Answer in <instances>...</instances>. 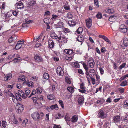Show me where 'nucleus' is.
Returning <instances> with one entry per match:
<instances>
[{
  "instance_id": "nucleus-61",
  "label": "nucleus",
  "mask_w": 128,
  "mask_h": 128,
  "mask_svg": "<svg viewBox=\"0 0 128 128\" xmlns=\"http://www.w3.org/2000/svg\"><path fill=\"white\" fill-rule=\"evenodd\" d=\"M64 8L66 10H68L70 9V7L68 4H66L64 6Z\"/></svg>"
},
{
  "instance_id": "nucleus-5",
  "label": "nucleus",
  "mask_w": 128,
  "mask_h": 128,
  "mask_svg": "<svg viewBox=\"0 0 128 128\" xmlns=\"http://www.w3.org/2000/svg\"><path fill=\"white\" fill-rule=\"evenodd\" d=\"M16 98L14 96V98H12V100L14 103H16L18 100L21 101L22 100L20 96L18 93H16Z\"/></svg>"
},
{
  "instance_id": "nucleus-59",
  "label": "nucleus",
  "mask_w": 128,
  "mask_h": 128,
  "mask_svg": "<svg viewBox=\"0 0 128 128\" xmlns=\"http://www.w3.org/2000/svg\"><path fill=\"white\" fill-rule=\"evenodd\" d=\"M126 63H124L122 64V65H121L119 66V68L120 70H121L122 68H124L126 65Z\"/></svg>"
},
{
  "instance_id": "nucleus-4",
  "label": "nucleus",
  "mask_w": 128,
  "mask_h": 128,
  "mask_svg": "<svg viewBox=\"0 0 128 128\" xmlns=\"http://www.w3.org/2000/svg\"><path fill=\"white\" fill-rule=\"evenodd\" d=\"M119 30L120 32L122 33H126L128 30L127 27L124 24H122L120 26Z\"/></svg>"
},
{
  "instance_id": "nucleus-13",
  "label": "nucleus",
  "mask_w": 128,
  "mask_h": 128,
  "mask_svg": "<svg viewBox=\"0 0 128 128\" xmlns=\"http://www.w3.org/2000/svg\"><path fill=\"white\" fill-rule=\"evenodd\" d=\"M12 74L10 73H8L4 77V80L5 81L9 80L12 78Z\"/></svg>"
},
{
  "instance_id": "nucleus-28",
  "label": "nucleus",
  "mask_w": 128,
  "mask_h": 128,
  "mask_svg": "<svg viewBox=\"0 0 128 128\" xmlns=\"http://www.w3.org/2000/svg\"><path fill=\"white\" fill-rule=\"evenodd\" d=\"M78 119V117L76 115L73 116L71 118V121L72 122H76Z\"/></svg>"
},
{
  "instance_id": "nucleus-11",
  "label": "nucleus",
  "mask_w": 128,
  "mask_h": 128,
  "mask_svg": "<svg viewBox=\"0 0 128 128\" xmlns=\"http://www.w3.org/2000/svg\"><path fill=\"white\" fill-rule=\"evenodd\" d=\"M95 64L93 58L89 60L88 62V64L90 68H93Z\"/></svg>"
},
{
  "instance_id": "nucleus-23",
  "label": "nucleus",
  "mask_w": 128,
  "mask_h": 128,
  "mask_svg": "<svg viewBox=\"0 0 128 128\" xmlns=\"http://www.w3.org/2000/svg\"><path fill=\"white\" fill-rule=\"evenodd\" d=\"M12 14V11H10L9 12H8L7 13H6L5 15V16L6 18H9L11 16ZM6 19V18H5Z\"/></svg>"
},
{
  "instance_id": "nucleus-44",
  "label": "nucleus",
  "mask_w": 128,
  "mask_h": 128,
  "mask_svg": "<svg viewBox=\"0 0 128 128\" xmlns=\"http://www.w3.org/2000/svg\"><path fill=\"white\" fill-rule=\"evenodd\" d=\"M36 90L37 91V93L38 94H40L42 91V89L40 88H37Z\"/></svg>"
},
{
  "instance_id": "nucleus-63",
  "label": "nucleus",
  "mask_w": 128,
  "mask_h": 128,
  "mask_svg": "<svg viewBox=\"0 0 128 128\" xmlns=\"http://www.w3.org/2000/svg\"><path fill=\"white\" fill-rule=\"evenodd\" d=\"M2 126L4 128H5L6 127V123L5 121H2Z\"/></svg>"
},
{
  "instance_id": "nucleus-57",
  "label": "nucleus",
  "mask_w": 128,
  "mask_h": 128,
  "mask_svg": "<svg viewBox=\"0 0 128 128\" xmlns=\"http://www.w3.org/2000/svg\"><path fill=\"white\" fill-rule=\"evenodd\" d=\"M90 78H91V80H92V84L93 85H94V84H95V83H96V82H95V81H96L95 79L94 78H92V77L90 76Z\"/></svg>"
},
{
  "instance_id": "nucleus-58",
  "label": "nucleus",
  "mask_w": 128,
  "mask_h": 128,
  "mask_svg": "<svg viewBox=\"0 0 128 128\" xmlns=\"http://www.w3.org/2000/svg\"><path fill=\"white\" fill-rule=\"evenodd\" d=\"M60 105L63 108H64V105L63 102L61 100H59L58 101Z\"/></svg>"
},
{
  "instance_id": "nucleus-1",
  "label": "nucleus",
  "mask_w": 128,
  "mask_h": 128,
  "mask_svg": "<svg viewBox=\"0 0 128 128\" xmlns=\"http://www.w3.org/2000/svg\"><path fill=\"white\" fill-rule=\"evenodd\" d=\"M64 52L65 53L71 56L68 57V59H67L68 60H70L72 59L73 57L72 56L74 55L73 50L70 49H66L64 50Z\"/></svg>"
},
{
  "instance_id": "nucleus-53",
  "label": "nucleus",
  "mask_w": 128,
  "mask_h": 128,
  "mask_svg": "<svg viewBox=\"0 0 128 128\" xmlns=\"http://www.w3.org/2000/svg\"><path fill=\"white\" fill-rule=\"evenodd\" d=\"M94 4L95 6H96L97 7H98V0H94Z\"/></svg>"
},
{
  "instance_id": "nucleus-56",
  "label": "nucleus",
  "mask_w": 128,
  "mask_h": 128,
  "mask_svg": "<svg viewBox=\"0 0 128 128\" xmlns=\"http://www.w3.org/2000/svg\"><path fill=\"white\" fill-rule=\"evenodd\" d=\"M64 118L66 121H69L70 120V118L67 116L66 115L65 116Z\"/></svg>"
},
{
  "instance_id": "nucleus-47",
  "label": "nucleus",
  "mask_w": 128,
  "mask_h": 128,
  "mask_svg": "<svg viewBox=\"0 0 128 128\" xmlns=\"http://www.w3.org/2000/svg\"><path fill=\"white\" fill-rule=\"evenodd\" d=\"M97 18L98 19H101L102 17V15L101 13L100 12H99L96 15Z\"/></svg>"
},
{
  "instance_id": "nucleus-30",
  "label": "nucleus",
  "mask_w": 128,
  "mask_h": 128,
  "mask_svg": "<svg viewBox=\"0 0 128 128\" xmlns=\"http://www.w3.org/2000/svg\"><path fill=\"white\" fill-rule=\"evenodd\" d=\"M28 3L31 6H34L36 4V1L34 0H30Z\"/></svg>"
},
{
  "instance_id": "nucleus-39",
  "label": "nucleus",
  "mask_w": 128,
  "mask_h": 128,
  "mask_svg": "<svg viewBox=\"0 0 128 128\" xmlns=\"http://www.w3.org/2000/svg\"><path fill=\"white\" fill-rule=\"evenodd\" d=\"M73 16V15L72 13L70 12L68 13L66 15V17L68 18H72Z\"/></svg>"
},
{
  "instance_id": "nucleus-27",
  "label": "nucleus",
  "mask_w": 128,
  "mask_h": 128,
  "mask_svg": "<svg viewBox=\"0 0 128 128\" xmlns=\"http://www.w3.org/2000/svg\"><path fill=\"white\" fill-rule=\"evenodd\" d=\"M68 24L70 26H72L76 24V23L74 21L70 20L68 22Z\"/></svg>"
},
{
  "instance_id": "nucleus-41",
  "label": "nucleus",
  "mask_w": 128,
  "mask_h": 128,
  "mask_svg": "<svg viewBox=\"0 0 128 128\" xmlns=\"http://www.w3.org/2000/svg\"><path fill=\"white\" fill-rule=\"evenodd\" d=\"M58 28H61L64 26V24L63 22H59L58 24Z\"/></svg>"
},
{
  "instance_id": "nucleus-18",
  "label": "nucleus",
  "mask_w": 128,
  "mask_h": 128,
  "mask_svg": "<svg viewBox=\"0 0 128 128\" xmlns=\"http://www.w3.org/2000/svg\"><path fill=\"white\" fill-rule=\"evenodd\" d=\"M117 18L114 16H111L109 18L108 20L111 22H114L116 20Z\"/></svg>"
},
{
  "instance_id": "nucleus-54",
  "label": "nucleus",
  "mask_w": 128,
  "mask_h": 128,
  "mask_svg": "<svg viewBox=\"0 0 128 128\" xmlns=\"http://www.w3.org/2000/svg\"><path fill=\"white\" fill-rule=\"evenodd\" d=\"M30 92V90L28 89L26 90H25V96H27L29 94Z\"/></svg>"
},
{
  "instance_id": "nucleus-2",
  "label": "nucleus",
  "mask_w": 128,
  "mask_h": 128,
  "mask_svg": "<svg viewBox=\"0 0 128 128\" xmlns=\"http://www.w3.org/2000/svg\"><path fill=\"white\" fill-rule=\"evenodd\" d=\"M16 108L17 110V112L19 113H21L24 110L23 106L20 104H18L16 106Z\"/></svg>"
},
{
  "instance_id": "nucleus-21",
  "label": "nucleus",
  "mask_w": 128,
  "mask_h": 128,
  "mask_svg": "<svg viewBox=\"0 0 128 128\" xmlns=\"http://www.w3.org/2000/svg\"><path fill=\"white\" fill-rule=\"evenodd\" d=\"M90 75L91 77L93 76L96 74L95 71L94 69H90L89 71Z\"/></svg>"
},
{
  "instance_id": "nucleus-24",
  "label": "nucleus",
  "mask_w": 128,
  "mask_h": 128,
  "mask_svg": "<svg viewBox=\"0 0 128 128\" xmlns=\"http://www.w3.org/2000/svg\"><path fill=\"white\" fill-rule=\"evenodd\" d=\"M18 80V81L20 82H22V81L25 82L26 81V77L24 76H20Z\"/></svg>"
},
{
  "instance_id": "nucleus-10",
  "label": "nucleus",
  "mask_w": 128,
  "mask_h": 128,
  "mask_svg": "<svg viewBox=\"0 0 128 128\" xmlns=\"http://www.w3.org/2000/svg\"><path fill=\"white\" fill-rule=\"evenodd\" d=\"M86 23L87 27L89 28H90L92 25V20L90 18L86 20Z\"/></svg>"
},
{
  "instance_id": "nucleus-14",
  "label": "nucleus",
  "mask_w": 128,
  "mask_h": 128,
  "mask_svg": "<svg viewBox=\"0 0 128 128\" xmlns=\"http://www.w3.org/2000/svg\"><path fill=\"white\" fill-rule=\"evenodd\" d=\"M58 40L61 42L63 43H65L67 41V38L64 36H62L60 35V37H59Z\"/></svg>"
},
{
  "instance_id": "nucleus-9",
  "label": "nucleus",
  "mask_w": 128,
  "mask_h": 128,
  "mask_svg": "<svg viewBox=\"0 0 128 128\" xmlns=\"http://www.w3.org/2000/svg\"><path fill=\"white\" fill-rule=\"evenodd\" d=\"M57 74L59 76H62L64 74L63 70L62 68L60 67H58L56 69Z\"/></svg>"
},
{
  "instance_id": "nucleus-16",
  "label": "nucleus",
  "mask_w": 128,
  "mask_h": 128,
  "mask_svg": "<svg viewBox=\"0 0 128 128\" xmlns=\"http://www.w3.org/2000/svg\"><path fill=\"white\" fill-rule=\"evenodd\" d=\"M77 40L78 42H81V45H82L84 42V37L82 35L78 36V37Z\"/></svg>"
},
{
  "instance_id": "nucleus-55",
  "label": "nucleus",
  "mask_w": 128,
  "mask_h": 128,
  "mask_svg": "<svg viewBox=\"0 0 128 128\" xmlns=\"http://www.w3.org/2000/svg\"><path fill=\"white\" fill-rule=\"evenodd\" d=\"M19 94L20 96L21 97H22L24 99L26 98V96L24 94V92H22L21 94Z\"/></svg>"
},
{
  "instance_id": "nucleus-36",
  "label": "nucleus",
  "mask_w": 128,
  "mask_h": 128,
  "mask_svg": "<svg viewBox=\"0 0 128 128\" xmlns=\"http://www.w3.org/2000/svg\"><path fill=\"white\" fill-rule=\"evenodd\" d=\"M104 102V100L102 98H100L96 102L100 104H102Z\"/></svg>"
},
{
  "instance_id": "nucleus-46",
  "label": "nucleus",
  "mask_w": 128,
  "mask_h": 128,
  "mask_svg": "<svg viewBox=\"0 0 128 128\" xmlns=\"http://www.w3.org/2000/svg\"><path fill=\"white\" fill-rule=\"evenodd\" d=\"M84 83H82L80 84V88L81 89L86 90V87H85Z\"/></svg>"
},
{
  "instance_id": "nucleus-26",
  "label": "nucleus",
  "mask_w": 128,
  "mask_h": 128,
  "mask_svg": "<svg viewBox=\"0 0 128 128\" xmlns=\"http://www.w3.org/2000/svg\"><path fill=\"white\" fill-rule=\"evenodd\" d=\"M17 8H21L23 7V5L21 2H19L17 4Z\"/></svg>"
},
{
  "instance_id": "nucleus-49",
  "label": "nucleus",
  "mask_w": 128,
  "mask_h": 128,
  "mask_svg": "<svg viewBox=\"0 0 128 128\" xmlns=\"http://www.w3.org/2000/svg\"><path fill=\"white\" fill-rule=\"evenodd\" d=\"M32 100L34 102V103L36 105V104H38V103L37 102V99L36 97H32Z\"/></svg>"
},
{
  "instance_id": "nucleus-6",
  "label": "nucleus",
  "mask_w": 128,
  "mask_h": 128,
  "mask_svg": "<svg viewBox=\"0 0 128 128\" xmlns=\"http://www.w3.org/2000/svg\"><path fill=\"white\" fill-rule=\"evenodd\" d=\"M55 109L57 110L58 109V106L57 104L52 105L50 107H48L46 108L47 110L49 112H50L52 110Z\"/></svg>"
},
{
  "instance_id": "nucleus-64",
  "label": "nucleus",
  "mask_w": 128,
  "mask_h": 128,
  "mask_svg": "<svg viewBox=\"0 0 128 128\" xmlns=\"http://www.w3.org/2000/svg\"><path fill=\"white\" fill-rule=\"evenodd\" d=\"M32 22V21L29 20L28 19H26L25 20V23L26 24H29L30 22Z\"/></svg>"
},
{
  "instance_id": "nucleus-35",
  "label": "nucleus",
  "mask_w": 128,
  "mask_h": 128,
  "mask_svg": "<svg viewBox=\"0 0 128 128\" xmlns=\"http://www.w3.org/2000/svg\"><path fill=\"white\" fill-rule=\"evenodd\" d=\"M124 106L125 108H128V100H126L124 102Z\"/></svg>"
},
{
  "instance_id": "nucleus-33",
  "label": "nucleus",
  "mask_w": 128,
  "mask_h": 128,
  "mask_svg": "<svg viewBox=\"0 0 128 128\" xmlns=\"http://www.w3.org/2000/svg\"><path fill=\"white\" fill-rule=\"evenodd\" d=\"M68 90L71 93H73L74 90V88L72 87H69L68 88Z\"/></svg>"
},
{
  "instance_id": "nucleus-43",
  "label": "nucleus",
  "mask_w": 128,
  "mask_h": 128,
  "mask_svg": "<svg viewBox=\"0 0 128 128\" xmlns=\"http://www.w3.org/2000/svg\"><path fill=\"white\" fill-rule=\"evenodd\" d=\"M12 121L15 124H17L18 122L17 120L15 118L14 116V115L12 117Z\"/></svg>"
},
{
  "instance_id": "nucleus-3",
  "label": "nucleus",
  "mask_w": 128,
  "mask_h": 128,
  "mask_svg": "<svg viewBox=\"0 0 128 128\" xmlns=\"http://www.w3.org/2000/svg\"><path fill=\"white\" fill-rule=\"evenodd\" d=\"M31 116L35 120L38 121L40 118V115L38 112H35L32 113Z\"/></svg>"
},
{
  "instance_id": "nucleus-22",
  "label": "nucleus",
  "mask_w": 128,
  "mask_h": 128,
  "mask_svg": "<svg viewBox=\"0 0 128 128\" xmlns=\"http://www.w3.org/2000/svg\"><path fill=\"white\" fill-rule=\"evenodd\" d=\"M17 38V37L15 36H12L10 38L8 41V42L9 43H11L12 41H14Z\"/></svg>"
},
{
  "instance_id": "nucleus-25",
  "label": "nucleus",
  "mask_w": 128,
  "mask_h": 128,
  "mask_svg": "<svg viewBox=\"0 0 128 128\" xmlns=\"http://www.w3.org/2000/svg\"><path fill=\"white\" fill-rule=\"evenodd\" d=\"M123 44L125 47H127L128 44V40L126 38H124L123 39Z\"/></svg>"
},
{
  "instance_id": "nucleus-45",
  "label": "nucleus",
  "mask_w": 128,
  "mask_h": 128,
  "mask_svg": "<svg viewBox=\"0 0 128 128\" xmlns=\"http://www.w3.org/2000/svg\"><path fill=\"white\" fill-rule=\"evenodd\" d=\"M48 99L50 100H52L54 98V96L52 94H50L48 95Z\"/></svg>"
},
{
  "instance_id": "nucleus-62",
  "label": "nucleus",
  "mask_w": 128,
  "mask_h": 128,
  "mask_svg": "<svg viewBox=\"0 0 128 128\" xmlns=\"http://www.w3.org/2000/svg\"><path fill=\"white\" fill-rule=\"evenodd\" d=\"M63 31L66 33H67L70 32L69 29L66 28H64L63 29Z\"/></svg>"
},
{
  "instance_id": "nucleus-60",
  "label": "nucleus",
  "mask_w": 128,
  "mask_h": 128,
  "mask_svg": "<svg viewBox=\"0 0 128 128\" xmlns=\"http://www.w3.org/2000/svg\"><path fill=\"white\" fill-rule=\"evenodd\" d=\"M7 94L10 96L14 98V95L10 92L8 91V92H7Z\"/></svg>"
},
{
  "instance_id": "nucleus-12",
  "label": "nucleus",
  "mask_w": 128,
  "mask_h": 128,
  "mask_svg": "<svg viewBox=\"0 0 128 128\" xmlns=\"http://www.w3.org/2000/svg\"><path fill=\"white\" fill-rule=\"evenodd\" d=\"M124 121L121 120L120 122H119L118 124H116L118 126L119 128H126V125L124 124Z\"/></svg>"
},
{
  "instance_id": "nucleus-15",
  "label": "nucleus",
  "mask_w": 128,
  "mask_h": 128,
  "mask_svg": "<svg viewBox=\"0 0 128 128\" xmlns=\"http://www.w3.org/2000/svg\"><path fill=\"white\" fill-rule=\"evenodd\" d=\"M98 117L102 118H104L105 117L104 113L102 110H100L98 114Z\"/></svg>"
},
{
  "instance_id": "nucleus-19",
  "label": "nucleus",
  "mask_w": 128,
  "mask_h": 128,
  "mask_svg": "<svg viewBox=\"0 0 128 128\" xmlns=\"http://www.w3.org/2000/svg\"><path fill=\"white\" fill-rule=\"evenodd\" d=\"M84 98L83 96H80L78 98V101L80 104H82L84 102Z\"/></svg>"
},
{
  "instance_id": "nucleus-52",
  "label": "nucleus",
  "mask_w": 128,
  "mask_h": 128,
  "mask_svg": "<svg viewBox=\"0 0 128 128\" xmlns=\"http://www.w3.org/2000/svg\"><path fill=\"white\" fill-rule=\"evenodd\" d=\"M96 81L98 83H100V76L98 75L97 74H96Z\"/></svg>"
},
{
  "instance_id": "nucleus-31",
  "label": "nucleus",
  "mask_w": 128,
  "mask_h": 128,
  "mask_svg": "<svg viewBox=\"0 0 128 128\" xmlns=\"http://www.w3.org/2000/svg\"><path fill=\"white\" fill-rule=\"evenodd\" d=\"M51 37L52 38L54 39H58L59 37L56 35L54 32L53 33L51 34Z\"/></svg>"
},
{
  "instance_id": "nucleus-51",
  "label": "nucleus",
  "mask_w": 128,
  "mask_h": 128,
  "mask_svg": "<svg viewBox=\"0 0 128 128\" xmlns=\"http://www.w3.org/2000/svg\"><path fill=\"white\" fill-rule=\"evenodd\" d=\"M33 83L32 82H30L26 83L27 85L29 87H32L33 86Z\"/></svg>"
},
{
  "instance_id": "nucleus-8",
  "label": "nucleus",
  "mask_w": 128,
  "mask_h": 128,
  "mask_svg": "<svg viewBox=\"0 0 128 128\" xmlns=\"http://www.w3.org/2000/svg\"><path fill=\"white\" fill-rule=\"evenodd\" d=\"M120 117L119 116H114L113 118V121L116 124H118L119 122H120Z\"/></svg>"
},
{
  "instance_id": "nucleus-34",
  "label": "nucleus",
  "mask_w": 128,
  "mask_h": 128,
  "mask_svg": "<svg viewBox=\"0 0 128 128\" xmlns=\"http://www.w3.org/2000/svg\"><path fill=\"white\" fill-rule=\"evenodd\" d=\"M44 22L46 24L48 25L50 23V20L47 18H45L44 20Z\"/></svg>"
},
{
  "instance_id": "nucleus-40",
  "label": "nucleus",
  "mask_w": 128,
  "mask_h": 128,
  "mask_svg": "<svg viewBox=\"0 0 128 128\" xmlns=\"http://www.w3.org/2000/svg\"><path fill=\"white\" fill-rule=\"evenodd\" d=\"M43 77L46 79L48 80L49 78L48 74L46 73H45L44 74Z\"/></svg>"
},
{
  "instance_id": "nucleus-32",
  "label": "nucleus",
  "mask_w": 128,
  "mask_h": 128,
  "mask_svg": "<svg viewBox=\"0 0 128 128\" xmlns=\"http://www.w3.org/2000/svg\"><path fill=\"white\" fill-rule=\"evenodd\" d=\"M28 122V120L27 119H26L24 120L22 124V126L23 127H25L26 126V124H27Z\"/></svg>"
},
{
  "instance_id": "nucleus-29",
  "label": "nucleus",
  "mask_w": 128,
  "mask_h": 128,
  "mask_svg": "<svg viewBox=\"0 0 128 128\" xmlns=\"http://www.w3.org/2000/svg\"><path fill=\"white\" fill-rule=\"evenodd\" d=\"M65 79L66 82L67 83V84H70L71 83V79L70 77L68 76H66Z\"/></svg>"
},
{
  "instance_id": "nucleus-17",
  "label": "nucleus",
  "mask_w": 128,
  "mask_h": 128,
  "mask_svg": "<svg viewBox=\"0 0 128 128\" xmlns=\"http://www.w3.org/2000/svg\"><path fill=\"white\" fill-rule=\"evenodd\" d=\"M34 58L36 61L37 62H40L42 61L43 60L42 58L38 55H36L35 56Z\"/></svg>"
},
{
  "instance_id": "nucleus-20",
  "label": "nucleus",
  "mask_w": 128,
  "mask_h": 128,
  "mask_svg": "<svg viewBox=\"0 0 128 128\" xmlns=\"http://www.w3.org/2000/svg\"><path fill=\"white\" fill-rule=\"evenodd\" d=\"M54 45V43L53 41L50 40L48 41V46L50 48H53Z\"/></svg>"
},
{
  "instance_id": "nucleus-42",
  "label": "nucleus",
  "mask_w": 128,
  "mask_h": 128,
  "mask_svg": "<svg viewBox=\"0 0 128 128\" xmlns=\"http://www.w3.org/2000/svg\"><path fill=\"white\" fill-rule=\"evenodd\" d=\"M36 90H32V93L28 97V98H30L33 95H34L36 94Z\"/></svg>"
},
{
  "instance_id": "nucleus-7",
  "label": "nucleus",
  "mask_w": 128,
  "mask_h": 128,
  "mask_svg": "<svg viewBox=\"0 0 128 128\" xmlns=\"http://www.w3.org/2000/svg\"><path fill=\"white\" fill-rule=\"evenodd\" d=\"M24 40H22L19 41L15 46V49L18 50L21 47L22 45L24 44Z\"/></svg>"
},
{
  "instance_id": "nucleus-37",
  "label": "nucleus",
  "mask_w": 128,
  "mask_h": 128,
  "mask_svg": "<svg viewBox=\"0 0 128 128\" xmlns=\"http://www.w3.org/2000/svg\"><path fill=\"white\" fill-rule=\"evenodd\" d=\"M127 82L126 80H124L120 84V85L122 86H125L127 85Z\"/></svg>"
},
{
  "instance_id": "nucleus-48",
  "label": "nucleus",
  "mask_w": 128,
  "mask_h": 128,
  "mask_svg": "<svg viewBox=\"0 0 128 128\" xmlns=\"http://www.w3.org/2000/svg\"><path fill=\"white\" fill-rule=\"evenodd\" d=\"M107 11L108 13L111 14L113 13L114 12V10L112 9H108Z\"/></svg>"
},
{
  "instance_id": "nucleus-50",
  "label": "nucleus",
  "mask_w": 128,
  "mask_h": 128,
  "mask_svg": "<svg viewBox=\"0 0 128 128\" xmlns=\"http://www.w3.org/2000/svg\"><path fill=\"white\" fill-rule=\"evenodd\" d=\"M42 37V35H40V36H36L34 38V41H37L38 40H39V39L41 38V37Z\"/></svg>"
},
{
  "instance_id": "nucleus-38",
  "label": "nucleus",
  "mask_w": 128,
  "mask_h": 128,
  "mask_svg": "<svg viewBox=\"0 0 128 128\" xmlns=\"http://www.w3.org/2000/svg\"><path fill=\"white\" fill-rule=\"evenodd\" d=\"M83 31V29L82 27L78 28L76 30L78 34H80Z\"/></svg>"
}]
</instances>
